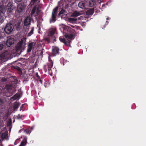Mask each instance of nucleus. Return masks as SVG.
<instances>
[{"instance_id": "1", "label": "nucleus", "mask_w": 146, "mask_h": 146, "mask_svg": "<svg viewBox=\"0 0 146 146\" xmlns=\"http://www.w3.org/2000/svg\"><path fill=\"white\" fill-rule=\"evenodd\" d=\"M13 57L12 52L9 50L5 51L0 55V60L3 62H5Z\"/></svg>"}, {"instance_id": "2", "label": "nucleus", "mask_w": 146, "mask_h": 146, "mask_svg": "<svg viewBox=\"0 0 146 146\" xmlns=\"http://www.w3.org/2000/svg\"><path fill=\"white\" fill-rule=\"evenodd\" d=\"M25 48V44L23 40L19 42L15 47V52L17 55H19Z\"/></svg>"}, {"instance_id": "3", "label": "nucleus", "mask_w": 146, "mask_h": 146, "mask_svg": "<svg viewBox=\"0 0 146 146\" xmlns=\"http://www.w3.org/2000/svg\"><path fill=\"white\" fill-rule=\"evenodd\" d=\"M56 30V29L54 28H50L48 30V37L46 38L45 40L49 43L50 41L51 38L53 37Z\"/></svg>"}, {"instance_id": "4", "label": "nucleus", "mask_w": 146, "mask_h": 146, "mask_svg": "<svg viewBox=\"0 0 146 146\" xmlns=\"http://www.w3.org/2000/svg\"><path fill=\"white\" fill-rule=\"evenodd\" d=\"M13 28V26L12 24L8 23L4 29V31L6 33L9 34L12 32Z\"/></svg>"}, {"instance_id": "5", "label": "nucleus", "mask_w": 146, "mask_h": 146, "mask_svg": "<svg viewBox=\"0 0 146 146\" xmlns=\"http://www.w3.org/2000/svg\"><path fill=\"white\" fill-rule=\"evenodd\" d=\"M58 7H57L53 9V12L52 13V20H51V19L50 20V23H51L52 21L54 22L56 21V15L57 11H58Z\"/></svg>"}, {"instance_id": "6", "label": "nucleus", "mask_w": 146, "mask_h": 146, "mask_svg": "<svg viewBox=\"0 0 146 146\" xmlns=\"http://www.w3.org/2000/svg\"><path fill=\"white\" fill-rule=\"evenodd\" d=\"M8 135V132L7 131H5V132L0 133V143H1V141L4 139H6Z\"/></svg>"}, {"instance_id": "7", "label": "nucleus", "mask_w": 146, "mask_h": 146, "mask_svg": "<svg viewBox=\"0 0 146 146\" xmlns=\"http://www.w3.org/2000/svg\"><path fill=\"white\" fill-rule=\"evenodd\" d=\"M14 39L12 38H10L6 41V44L7 46L9 47L14 43Z\"/></svg>"}, {"instance_id": "8", "label": "nucleus", "mask_w": 146, "mask_h": 146, "mask_svg": "<svg viewBox=\"0 0 146 146\" xmlns=\"http://www.w3.org/2000/svg\"><path fill=\"white\" fill-rule=\"evenodd\" d=\"M13 8V5L11 3H9L7 5V13L12 12Z\"/></svg>"}, {"instance_id": "9", "label": "nucleus", "mask_w": 146, "mask_h": 146, "mask_svg": "<svg viewBox=\"0 0 146 146\" xmlns=\"http://www.w3.org/2000/svg\"><path fill=\"white\" fill-rule=\"evenodd\" d=\"M82 14L80 13V12H78L77 11H75L73 12L70 15L71 17H77L78 16Z\"/></svg>"}, {"instance_id": "10", "label": "nucleus", "mask_w": 146, "mask_h": 146, "mask_svg": "<svg viewBox=\"0 0 146 146\" xmlns=\"http://www.w3.org/2000/svg\"><path fill=\"white\" fill-rule=\"evenodd\" d=\"M6 12L5 6L3 5L0 6V14L4 15Z\"/></svg>"}, {"instance_id": "11", "label": "nucleus", "mask_w": 146, "mask_h": 146, "mask_svg": "<svg viewBox=\"0 0 146 146\" xmlns=\"http://www.w3.org/2000/svg\"><path fill=\"white\" fill-rule=\"evenodd\" d=\"M94 8H92L88 9L86 12V14L87 15H92L94 13Z\"/></svg>"}, {"instance_id": "12", "label": "nucleus", "mask_w": 146, "mask_h": 146, "mask_svg": "<svg viewBox=\"0 0 146 146\" xmlns=\"http://www.w3.org/2000/svg\"><path fill=\"white\" fill-rule=\"evenodd\" d=\"M31 23V18L30 17H27L25 19L24 24L25 26H27L30 24Z\"/></svg>"}, {"instance_id": "13", "label": "nucleus", "mask_w": 146, "mask_h": 146, "mask_svg": "<svg viewBox=\"0 0 146 146\" xmlns=\"http://www.w3.org/2000/svg\"><path fill=\"white\" fill-rule=\"evenodd\" d=\"M24 10V7L21 4L18 5L17 7V10L19 13L22 12Z\"/></svg>"}, {"instance_id": "14", "label": "nucleus", "mask_w": 146, "mask_h": 146, "mask_svg": "<svg viewBox=\"0 0 146 146\" xmlns=\"http://www.w3.org/2000/svg\"><path fill=\"white\" fill-rule=\"evenodd\" d=\"M59 48L57 47H55L52 49V54L55 55L59 52Z\"/></svg>"}, {"instance_id": "15", "label": "nucleus", "mask_w": 146, "mask_h": 146, "mask_svg": "<svg viewBox=\"0 0 146 146\" xmlns=\"http://www.w3.org/2000/svg\"><path fill=\"white\" fill-rule=\"evenodd\" d=\"M96 4V0H90L89 2V5L90 7H92L95 5Z\"/></svg>"}, {"instance_id": "16", "label": "nucleus", "mask_w": 146, "mask_h": 146, "mask_svg": "<svg viewBox=\"0 0 146 146\" xmlns=\"http://www.w3.org/2000/svg\"><path fill=\"white\" fill-rule=\"evenodd\" d=\"M77 21V19L75 18H67V21L72 23H75Z\"/></svg>"}, {"instance_id": "17", "label": "nucleus", "mask_w": 146, "mask_h": 146, "mask_svg": "<svg viewBox=\"0 0 146 146\" xmlns=\"http://www.w3.org/2000/svg\"><path fill=\"white\" fill-rule=\"evenodd\" d=\"M85 2L84 1H80L78 4L79 7L82 9H84L85 7Z\"/></svg>"}, {"instance_id": "18", "label": "nucleus", "mask_w": 146, "mask_h": 146, "mask_svg": "<svg viewBox=\"0 0 146 146\" xmlns=\"http://www.w3.org/2000/svg\"><path fill=\"white\" fill-rule=\"evenodd\" d=\"M33 42L30 43L29 44L27 50V52H31L33 47Z\"/></svg>"}, {"instance_id": "19", "label": "nucleus", "mask_w": 146, "mask_h": 146, "mask_svg": "<svg viewBox=\"0 0 146 146\" xmlns=\"http://www.w3.org/2000/svg\"><path fill=\"white\" fill-rule=\"evenodd\" d=\"M37 7V5H36L32 9L31 13V15L32 17H33V16L35 17V15H34V14L36 11Z\"/></svg>"}, {"instance_id": "20", "label": "nucleus", "mask_w": 146, "mask_h": 146, "mask_svg": "<svg viewBox=\"0 0 146 146\" xmlns=\"http://www.w3.org/2000/svg\"><path fill=\"white\" fill-rule=\"evenodd\" d=\"M12 88L13 85L10 84H7L5 86V89L9 91L11 90Z\"/></svg>"}, {"instance_id": "21", "label": "nucleus", "mask_w": 146, "mask_h": 146, "mask_svg": "<svg viewBox=\"0 0 146 146\" xmlns=\"http://www.w3.org/2000/svg\"><path fill=\"white\" fill-rule=\"evenodd\" d=\"M19 95L18 94H16L13 97L11 98V100L13 101L14 100H18L19 99Z\"/></svg>"}, {"instance_id": "22", "label": "nucleus", "mask_w": 146, "mask_h": 146, "mask_svg": "<svg viewBox=\"0 0 146 146\" xmlns=\"http://www.w3.org/2000/svg\"><path fill=\"white\" fill-rule=\"evenodd\" d=\"M65 37L67 38L68 39H69L70 40L72 39H73V36L72 35L70 34L68 35L67 34H66L64 35Z\"/></svg>"}, {"instance_id": "23", "label": "nucleus", "mask_w": 146, "mask_h": 146, "mask_svg": "<svg viewBox=\"0 0 146 146\" xmlns=\"http://www.w3.org/2000/svg\"><path fill=\"white\" fill-rule=\"evenodd\" d=\"M48 69L49 71L50 72V70L52 71L51 68L53 66V62H50V63L48 64Z\"/></svg>"}, {"instance_id": "24", "label": "nucleus", "mask_w": 146, "mask_h": 146, "mask_svg": "<svg viewBox=\"0 0 146 146\" xmlns=\"http://www.w3.org/2000/svg\"><path fill=\"white\" fill-rule=\"evenodd\" d=\"M20 104L19 103H15L14 104L13 106V108L15 110L17 109L19 107Z\"/></svg>"}, {"instance_id": "25", "label": "nucleus", "mask_w": 146, "mask_h": 146, "mask_svg": "<svg viewBox=\"0 0 146 146\" xmlns=\"http://www.w3.org/2000/svg\"><path fill=\"white\" fill-rule=\"evenodd\" d=\"M27 140L26 139H24L22 141L20 145L19 146H25L26 144Z\"/></svg>"}, {"instance_id": "26", "label": "nucleus", "mask_w": 146, "mask_h": 146, "mask_svg": "<svg viewBox=\"0 0 146 146\" xmlns=\"http://www.w3.org/2000/svg\"><path fill=\"white\" fill-rule=\"evenodd\" d=\"M40 10L39 9L38 6V7H37V8L36 9V13L35 15V17L37 16L38 15H39V14L40 13Z\"/></svg>"}, {"instance_id": "27", "label": "nucleus", "mask_w": 146, "mask_h": 146, "mask_svg": "<svg viewBox=\"0 0 146 146\" xmlns=\"http://www.w3.org/2000/svg\"><path fill=\"white\" fill-rule=\"evenodd\" d=\"M59 40H60V41L62 42H63V43H64L66 45H67V43L66 41V40L64 38H60Z\"/></svg>"}, {"instance_id": "28", "label": "nucleus", "mask_w": 146, "mask_h": 146, "mask_svg": "<svg viewBox=\"0 0 146 146\" xmlns=\"http://www.w3.org/2000/svg\"><path fill=\"white\" fill-rule=\"evenodd\" d=\"M34 28L33 27L31 28V31L28 34V36H30L32 34H33L34 31Z\"/></svg>"}, {"instance_id": "29", "label": "nucleus", "mask_w": 146, "mask_h": 146, "mask_svg": "<svg viewBox=\"0 0 146 146\" xmlns=\"http://www.w3.org/2000/svg\"><path fill=\"white\" fill-rule=\"evenodd\" d=\"M12 95V94L11 92H7L5 93V95L7 97H10Z\"/></svg>"}, {"instance_id": "30", "label": "nucleus", "mask_w": 146, "mask_h": 146, "mask_svg": "<svg viewBox=\"0 0 146 146\" xmlns=\"http://www.w3.org/2000/svg\"><path fill=\"white\" fill-rule=\"evenodd\" d=\"M64 10L63 9H62L60 12L58 14V15H60L61 14H63L64 13Z\"/></svg>"}, {"instance_id": "31", "label": "nucleus", "mask_w": 146, "mask_h": 146, "mask_svg": "<svg viewBox=\"0 0 146 146\" xmlns=\"http://www.w3.org/2000/svg\"><path fill=\"white\" fill-rule=\"evenodd\" d=\"M11 124V120L10 119L7 122V125L8 126H10Z\"/></svg>"}, {"instance_id": "32", "label": "nucleus", "mask_w": 146, "mask_h": 146, "mask_svg": "<svg viewBox=\"0 0 146 146\" xmlns=\"http://www.w3.org/2000/svg\"><path fill=\"white\" fill-rule=\"evenodd\" d=\"M7 79L5 78H2L1 80V81L2 82H5L7 81Z\"/></svg>"}, {"instance_id": "33", "label": "nucleus", "mask_w": 146, "mask_h": 146, "mask_svg": "<svg viewBox=\"0 0 146 146\" xmlns=\"http://www.w3.org/2000/svg\"><path fill=\"white\" fill-rule=\"evenodd\" d=\"M23 115H20V114H19L17 116V118L18 119H21L23 117Z\"/></svg>"}, {"instance_id": "34", "label": "nucleus", "mask_w": 146, "mask_h": 146, "mask_svg": "<svg viewBox=\"0 0 146 146\" xmlns=\"http://www.w3.org/2000/svg\"><path fill=\"white\" fill-rule=\"evenodd\" d=\"M4 47V45L3 44L0 43V51Z\"/></svg>"}, {"instance_id": "35", "label": "nucleus", "mask_w": 146, "mask_h": 146, "mask_svg": "<svg viewBox=\"0 0 146 146\" xmlns=\"http://www.w3.org/2000/svg\"><path fill=\"white\" fill-rule=\"evenodd\" d=\"M83 19V17L82 16H80L79 17H78V18H76L77 20H82Z\"/></svg>"}, {"instance_id": "36", "label": "nucleus", "mask_w": 146, "mask_h": 146, "mask_svg": "<svg viewBox=\"0 0 146 146\" xmlns=\"http://www.w3.org/2000/svg\"><path fill=\"white\" fill-rule=\"evenodd\" d=\"M37 0H31V4L32 5H33L35 2Z\"/></svg>"}, {"instance_id": "37", "label": "nucleus", "mask_w": 146, "mask_h": 146, "mask_svg": "<svg viewBox=\"0 0 146 146\" xmlns=\"http://www.w3.org/2000/svg\"><path fill=\"white\" fill-rule=\"evenodd\" d=\"M3 100L0 99V105H2L3 104Z\"/></svg>"}, {"instance_id": "38", "label": "nucleus", "mask_w": 146, "mask_h": 146, "mask_svg": "<svg viewBox=\"0 0 146 146\" xmlns=\"http://www.w3.org/2000/svg\"><path fill=\"white\" fill-rule=\"evenodd\" d=\"M38 78H40V76L38 75L37 73L36 74Z\"/></svg>"}, {"instance_id": "39", "label": "nucleus", "mask_w": 146, "mask_h": 146, "mask_svg": "<svg viewBox=\"0 0 146 146\" xmlns=\"http://www.w3.org/2000/svg\"><path fill=\"white\" fill-rule=\"evenodd\" d=\"M18 2H20L22 0H16Z\"/></svg>"}, {"instance_id": "40", "label": "nucleus", "mask_w": 146, "mask_h": 146, "mask_svg": "<svg viewBox=\"0 0 146 146\" xmlns=\"http://www.w3.org/2000/svg\"><path fill=\"white\" fill-rule=\"evenodd\" d=\"M2 37V36H1V35L0 34V39Z\"/></svg>"}, {"instance_id": "41", "label": "nucleus", "mask_w": 146, "mask_h": 146, "mask_svg": "<svg viewBox=\"0 0 146 146\" xmlns=\"http://www.w3.org/2000/svg\"><path fill=\"white\" fill-rule=\"evenodd\" d=\"M39 81H40V82H41V83H42V81H41L40 80H39Z\"/></svg>"}, {"instance_id": "42", "label": "nucleus", "mask_w": 146, "mask_h": 146, "mask_svg": "<svg viewBox=\"0 0 146 146\" xmlns=\"http://www.w3.org/2000/svg\"><path fill=\"white\" fill-rule=\"evenodd\" d=\"M104 5H103L102 6V7H103V6H104Z\"/></svg>"}, {"instance_id": "43", "label": "nucleus", "mask_w": 146, "mask_h": 146, "mask_svg": "<svg viewBox=\"0 0 146 146\" xmlns=\"http://www.w3.org/2000/svg\"><path fill=\"white\" fill-rule=\"evenodd\" d=\"M108 18L106 19L108 20Z\"/></svg>"}, {"instance_id": "44", "label": "nucleus", "mask_w": 146, "mask_h": 146, "mask_svg": "<svg viewBox=\"0 0 146 146\" xmlns=\"http://www.w3.org/2000/svg\"><path fill=\"white\" fill-rule=\"evenodd\" d=\"M31 128L32 129H33V128H32V127Z\"/></svg>"}, {"instance_id": "45", "label": "nucleus", "mask_w": 146, "mask_h": 146, "mask_svg": "<svg viewBox=\"0 0 146 146\" xmlns=\"http://www.w3.org/2000/svg\"><path fill=\"white\" fill-rule=\"evenodd\" d=\"M55 40V39H54V40Z\"/></svg>"}]
</instances>
